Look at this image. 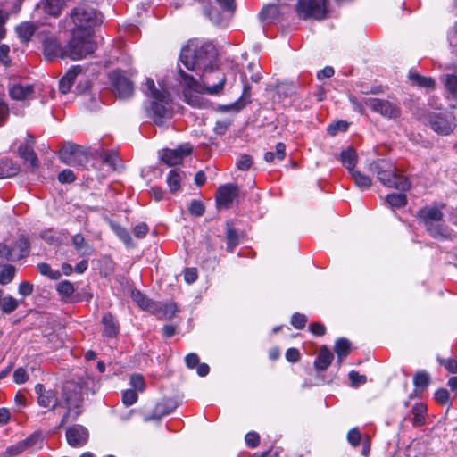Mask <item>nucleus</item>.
Listing matches in <instances>:
<instances>
[{
  "instance_id": "nucleus-1",
  "label": "nucleus",
  "mask_w": 457,
  "mask_h": 457,
  "mask_svg": "<svg viewBox=\"0 0 457 457\" xmlns=\"http://www.w3.org/2000/svg\"><path fill=\"white\" fill-rule=\"evenodd\" d=\"M217 50L211 42L199 45L197 40H189L179 55L181 63L189 71H195L200 81L194 76L179 69L177 79L186 88L197 91L202 89L209 95H219L223 90L226 77L218 69H214Z\"/></svg>"
},
{
  "instance_id": "nucleus-2",
  "label": "nucleus",
  "mask_w": 457,
  "mask_h": 457,
  "mask_svg": "<svg viewBox=\"0 0 457 457\" xmlns=\"http://www.w3.org/2000/svg\"><path fill=\"white\" fill-rule=\"evenodd\" d=\"M70 18L73 24L71 31L86 35H94L95 28L103 21L101 12L88 2H80L70 12Z\"/></svg>"
},
{
  "instance_id": "nucleus-3",
  "label": "nucleus",
  "mask_w": 457,
  "mask_h": 457,
  "mask_svg": "<svg viewBox=\"0 0 457 457\" xmlns=\"http://www.w3.org/2000/svg\"><path fill=\"white\" fill-rule=\"evenodd\" d=\"M369 170L377 175L380 183L389 188L405 192L411 188L409 179L401 175L395 166L385 159H378L369 165Z\"/></svg>"
},
{
  "instance_id": "nucleus-4",
  "label": "nucleus",
  "mask_w": 457,
  "mask_h": 457,
  "mask_svg": "<svg viewBox=\"0 0 457 457\" xmlns=\"http://www.w3.org/2000/svg\"><path fill=\"white\" fill-rule=\"evenodd\" d=\"M417 218L435 239L448 240L453 230L445 224L443 212L436 206H425L418 211Z\"/></svg>"
},
{
  "instance_id": "nucleus-5",
  "label": "nucleus",
  "mask_w": 457,
  "mask_h": 457,
  "mask_svg": "<svg viewBox=\"0 0 457 457\" xmlns=\"http://www.w3.org/2000/svg\"><path fill=\"white\" fill-rule=\"evenodd\" d=\"M93 35H86L77 31H71V38L65 46V58L80 60L93 54L96 48L92 40Z\"/></svg>"
},
{
  "instance_id": "nucleus-6",
  "label": "nucleus",
  "mask_w": 457,
  "mask_h": 457,
  "mask_svg": "<svg viewBox=\"0 0 457 457\" xmlns=\"http://www.w3.org/2000/svg\"><path fill=\"white\" fill-rule=\"evenodd\" d=\"M219 4L220 10L216 7H209L211 0H206L204 5H203V11L206 17L216 26L225 27L233 12H235L236 5L235 0H215Z\"/></svg>"
},
{
  "instance_id": "nucleus-7",
  "label": "nucleus",
  "mask_w": 457,
  "mask_h": 457,
  "mask_svg": "<svg viewBox=\"0 0 457 457\" xmlns=\"http://www.w3.org/2000/svg\"><path fill=\"white\" fill-rule=\"evenodd\" d=\"M295 11L302 20H324L329 13L327 0H298Z\"/></svg>"
},
{
  "instance_id": "nucleus-8",
  "label": "nucleus",
  "mask_w": 457,
  "mask_h": 457,
  "mask_svg": "<svg viewBox=\"0 0 457 457\" xmlns=\"http://www.w3.org/2000/svg\"><path fill=\"white\" fill-rule=\"evenodd\" d=\"M364 104L376 113L386 119H397L402 114L400 103L395 98L382 99L370 97L364 99Z\"/></svg>"
},
{
  "instance_id": "nucleus-9",
  "label": "nucleus",
  "mask_w": 457,
  "mask_h": 457,
  "mask_svg": "<svg viewBox=\"0 0 457 457\" xmlns=\"http://www.w3.org/2000/svg\"><path fill=\"white\" fill-rule=\"evenodd\" d=\"M58 156L63 163L77 168H84L88 162L87 154L82 146L73 143L64 144L59 150Z\"/></svg>"
},
{
  "instance_id": "nucleus-10",
  "label": "nucleus",
  "mask_w": 457,
  "mask_h": 457,
  "mask_svg": "<svg viewBox=\"0 0 457 457\" xmlns=\"http://www.w3.org/2000/svg\"><path fill=\"white\" fill-rule=\"evenodd\" d=\"M157 96L153 98L150 106L146 109V112L149 118L154 122L161 126L164 122V119L169 116L170 104V95L169 92L166 93H155Z\"/></svg>"
},
{
  "instance_id": "nucleus-11",
  "label": "nucleus",
  "mask_w": 457,
  "mask_h": 457,
  "mask_svg": "<svg viewBox=\"0 0 457 457\" xmlns=\"http://www.w3.org/2000/svg\"><path fill=\"white\" fill-rule=\"evenodd\" d=\"M428 122L436 133L443 136L449 135L456 127L455 118L451 112H431Z\"/></svg>"
},
{
  "instance_id": "nucleus-12",
  "label": "nucleus",
  "mask_w": 457,
  "mask_h": 457,
  "mask_svg": "<svg viewBox=\"0 0 457 457\" xmlns=\"http://www.w3.org/2000/svg\"><path fill=\"white\" fill-rule=\"evenodd\" d=\"M63 395L67 411L62 416L59 427H62L71 416L72 420H76L82 412L81 404L83 399L79 391H70L65 388Z\"/></svg>"
},
{
  "instance_id": "nucleus-13",
  "label": "nucleus",
  "mask_w": 457,
  "mask_h": 457,
  "mask_svg": "<svg viewBox=\"0 0 457 457\" xmlns=\"http://www.w3.org/2000/svg\"><path fill=\"white\" fill-rule=\"evenodd\" d=\"M110 79L115 93L120 99H129L134 92L133 83L121 71H114Z\"/></svg>"
},
{
  "instance_id": "nucleus-14",
  "label": "nucleus",
  "mask_w": 457,
  "mask_h": 457,
  "mask_svg": "<svg viewBox=\"0 0 457 457\" xmlns=\"http://www.w3.org/2000/svg\"><path fill=\"white\" fill-rule=\"evenodd\" d=\"M66 439L71 447H83L88 442L89 432L86 427L75 424L66 429Z\"/></svg>"
},
{
  "instance_id": "nucleus-15",
  "label": "nucleus",
  "mask_w": 457,
  "mask_h": 457,
  "mask_svg": "<svg viewBox=\"0 0 457 457\" xmlns=\"http://www.w3.org/2000/svg\"><path fill=\"white\" fill-rule=\"evenodd\" d=\"M239 187L233 183L220 186L216 191L215 200L219 208H228L235 198L238 196Z\"/></svg>"
},
{
  "instance_id": "nucleus-16",
  "label": "nucleus",
  "mask_w": 457,
  "mask_h": 457,
  "mask_svg": "<svg viewBox=\"0 0 457 457\" xmlns=\"http://www.w3.org/2000/svg\"><path fill=\"white\" fill-rule=\"evenodd\" d=\"M42 46L43 54L46 60L52 61L56 58H65V46L62 47L55 37H46L42 42Z\"/></svg>"
},
{
  "instance_id": "nucleus-17",
  "label": "nucleus",
  "mask_w": 457,
  "mask_h": 457,
  "mask_svg": "<svg viewBox=\"0 0 457 457\" xmlns=\"http://www.w3.org/2000/svg\"><path fill=\"white\" fill-rule=\"evenodd\" d=\"M192 152V147L187 144L179 145L176 149H166L162 154V161L168 166H175L179 164L185 156Z\"/></svg>"
},
{
  "instance_id": "nucleus-18",
  "label": "nucleus",
  "mask_w": 457,
  "mask_h": 457,
  "mask_svg": "<svg viewBox=\"0 0 457 457\" xmlns=\"http://www.w3.org/2000/svg\"><path fill=\"white\" fill-rule=\"evenodd\" d=\"M35 392L37 395L39 406L50 408L51 411L57 407L58 398L54 390L46 389L43 384L38 383L35 386Z\"/></svg>"
},
{
  "instance_id": "nucleus-19",
  "label": "nucleus",
  "mask_w": 457,
  "mask_h": 457,
  "mask_svg": "<svg viewBox=\"0 0 457 457\" xmlns=\"http://www.w3.org/2000/svg\"><path fill=\"white\" fill-rule=\"evenodd\" d=\"M83 67L81 65L71 66L65 75L59 81V89L62 94H67L70 92L71 86L75 82L77 77L83 72Z\"/></svg>"
},
{
  "instance_id": "nucleus-20",
  "label": "nucleus",
  "mask_w": 457,
  "mask_h": 457,
  "mask_svg": "<svg viewBox=\"0 0 457 457\" xmlns=\"http://www.w3.org/2000/svg\"><path fill=\"white\" fill-rule=\"evenodd\" d=\"M9 96L16 101H25L32 97L34 94L33 85L23 86L21 83H14L9 86Z\"/></svg>"
},
{
  "instance_id": "nucleus-21",
  "label": "nucleus",
  "mask_w": 457,
  "mask_h": 457,
  "mask_svg": "<svg viewBox=\"0 0 457 457\" xmlns=\"http://www.w3.org/2000/svg\"><path fill=\"white\" fill-rule=\"evenodd\" d=\"M178 404L171 399H165L156 404L153 412L145 418V420H160L162 417L173 412Z\"/></svg>"
},
{
  "instance_id": "nucleus-22",
  "label": "nucleus",
  "mask_w": 457,
  "mask_h": 457,
  "mask_svg": "<svg viewBox=\"0 0 457 457\" xmlns=\"http://www.w3.org/2000/svg\"><path fill=\"white\" fill-rule=\"evenodd\" d=\"M12 253L15 262L27 257L30 253V242L24 235H21L12 245Z\"/></svg>"
},
{
  "instance_id": "nucleus-23",
  "label": "nucleus",
  "mask_w": 457,
  "mask_h": 457,
  "mask_svg": "<svg viewBox=\"0 0 457 457\" xmlns=\"http://www.w3.org/2000/svg\"><path fill=\"white\" fill-rule=\"evenodd\" d=\"M63 5V0H42L37 5V11H42L47 15L56 17L61 13Z\"/></svg>"
},
{
  "instance_id": "nucleus-24",
  "label": "nucleus",
  "mask_w": 457,
  "mask_h": 457,
  "mask_svg": "<svg viewBox=\"0 0 457 457\" xmlns=\"http://www.w3.org/2000/svg\"><path fill=\"white\" fill-rule=\"evenodd\" d=\"M339 161L343 166L348 170L349 172L353 171L358 162V154L356 150L349 145L346 149L343 150L339 154Z\"/></svg>"
},
{
  "instance_id": "nucleus-25",
  "label": "nucleus",
  "mask_w": 457,
  "mask_h": 457,
  "mask_svg": "<svg viewBox=\"0 0 457 457\" xmlns=\"http://www.w3.org/2000/svg\"><path fill=\"white\" fill-rule=\"evenodd\" d=\"M333 359V353L327 346L323 345L314 361V367L318 371H324L329 367Z\"/></svg>"
},
{
  "instance_id": "nucleus-26",
  "label": "nucleus",
  "mask_w": 457,
  "mask_h": 457,
  "mask_svg": "<svg viewBox=\"0 0 457 457\" xmlns=\"http://www.w3.org/2000/svg\"><path fill=\"white\" fill-rule=\"evenodd\" d=\"M153 309L154 313L157 314L161 319H172L178 309L174 303H155Z\"/></svg>"
},
{
  "instance_id": "nucleus-27",
  "label": "nucleus",
  "mask_w": 457,
  "mask_h": 457,
  "mask_svg": "<svg viewBox=\"0 0 457 457\" xmlns=\"http://www.w3.org/2000/svg\"><path fill=\"white\" fill-rule=\"evenodd\" d=\"M71 242L80 256H90L94 252L93 247L86 241L82 234L74 235Z\"/></svg>"
},
{
  "instance_id": "nucleus-28",
  "label": "nucleus",
  "mask_w": 457,
  "mask_h": 457,
  "mask_svg": "<svg viewBox=\"0 0 457 457\" xmlns=\"http://www.w3.org/2000/svg\"><path fill=\"white\" fill-rule=\"evenodd\" d=\"M20 171V165L9 158L0 160V176L10 178L17 175Z\"/></svg>"
},
{
  "instance_id": "nucleus-29",
  "label": "nucleus",
  "mask_w": 457,
  "mask_h": 457,
  "mask_svg": "<svg viewBox=\"0 0 457 457\" xmlns=\"http://www.w3.org/2000/svg\"><path fill=\"white\" fill-rule=\"evenodd\" d=\"M18 153L25 162H29L32 169L38 167V159L32 146L21 144L18 147Z\"/></svg>"
},
{
  "instance_id": "nucleus-30",
  "label": "nucleus",
  "mask_w": 457,
  "mask_h": 457,
  "mask_svg": "<svg viewBox=\"0 0 457 457\" xmlns=\"http://www.w3.org/2000/svg\"><path fill=\"white\" fill-rule=\"evenodd\" d=\"M104 325V336L106 337H114L119 332V326L111 313H106L102 318Z\"/></svg>"
},
{
  "instance_id": "nucleus-31",
  "label": "nucleus",
  "mask_w": 457,
  "mask_h": 457,
  "mask_svg": "<svg viewBox=\"0 0 457 457\" xmlns=\"http://www.w3.org/2000/svg\"><path fill=\"white\" fill-rule=\"evenodd\" d=\"M227 251L232 253L240 243L239 232L228 221L226 223Z\"/></svg>"
},
{
  "instance_id": "nucleus-32",
  "label": "nucleus",
  "mask_w": 457,
  "mask_h": 457,
  "mask_svg": "<svg viewBox=\"0 0 457 457\" xmlns=\"http://www.w3.org/2000/svg\"><path fill=\"white\" fill-rule=\"evenodd\" d=\"M351 342L346 338H338L334 346V351L337 355V363L341 365L344 359L350 353Z\"/></svg>"
},
{
  "instance_id": "nucleus-33",
  "label": "nucleus",
  "mask_w": 457,
  "mask_h": 457,
  "mask_svg": "<svg viewBox=\"0 0 457 457\" xmlns=\"http://www.w3.org/2000/svg\"><path fill=\"white\" fill-rule=\"evenodd\" d=\"M184 177L185 172L179 170L173 169L170 170L166 182L171 193H175L180 189V183Z\"/></svg>"
},
{
  "instance_id": "nucleus-34",
  "label": "nucleus",
  "mask_w": 457,
  "mask_h": 457,
  "mask_svg": "<svg viewBox=\"0 0 457 457\" xmlns=\"http://www.w3.org/2000/svg\"><path fill=\"white\" fill-rule=\"evenodd\" d=\"M279 16V10L276 4H268L259 12V19L262 22H273Z\"/></svg>"
},
{
  "instance_id": "nucleus-35",
  "label": "nucleus",
  "mask_w": 457,
  "mask_h": 457,
  "mask_svg": "<svg viewBox=\"0 0 457 457\" xmlns=\"http://www.w3.org/2000/svg\"><path fill=\"white\" fill-rule=\"evenodd\" d=\"M297 91V85L294 82H279L276 85V94L280 99L295 95Z\"/></svg>"
},
{
  "instance_id": "nucleus-36",
  "label": "nucleus",
  "mask_w": 457,
  "mask_h": 457,
  "mask_svg": "<svg viewBox=\"0 0 457 457\" xmlns=\"http://www.w3.org/2000/svg\"><path fill=\"white\" fill-rule=\"evenodd\" d=\"M132 300L143 310L153 312L155 302L151 301L145 295L139 290H133L131 293Z\"/></svg>"
},
{
  "instance_id": "nucleus-37",
  "label": "nucleus",
  "mask_w": 457,
  "mask_h": 457,
  "mask_svg": "<svg viewBox=\"0 0 457 457\" xmlns=\"http://www.w3.org/2000/svg\"><path fill=\"white\" fill-rule=\"evenodd\" d=\"M409 79L411 82H413L420 87L430 89L434 88L435 87V81L432 78L421 76L415 71H411L409 72Z\"/></svg>"
},
{
  "instance_id": "nucleus-38",
  "label": "nucleus",
  "mask_w": 457,
  "mask_h": 457,
  "mask_svg": "<svg viewBox=\"0 0 457 457\" xmlns=\"http://www.w3.org/2000/svg\"><path fill=\"white\" fill-rule=\"evenodd\" d=\"M16 33L23 42H29L35 33L36 27L29 22H23L16 27Z\"/></svg>"
},
{
  "instance_id": "nucleus-39",
  "label": "nucleus",
  "mask_w": 457,
  "mask_h": 457,
  "mask_svg": "<svg viewBox=\"0 0 457 457\" xmlns=\"http://www.w3.org/2000/svg\"><path fill=\"white\" fill-rule=\"evenodd\" d=\"M275 152H266L264 154V160L267 162H273L275 160L282 161L286 157V145L284 143L279 142L275 146Z\"/></svg>"
},
{
  "instance_id": "nucleus-40",
  "label": "nucleus",
  "mask_w": 457,
  "mask_h": 457,
  "mask_svg": "<svg viewBox=\"0 0 457 457\" xmlns=\"http://www.w3.org/2000/svg\"><path fill=\"white\" fill-rule=\"evenodd\" d=\"M356 187L361 189H368L372 185L371 179L361 172L360 170H353L350 172Z\"/></svg>"
},
{
  "instance_id": "nucleus-41",
  "label": "nucleus",
  "mask_w": 457,
  "mask_h": 457,
  "mask_svg": "<svg viewBox=\"0 0 457 457\" xmlns=\"http://www.w3.org/2000/svg\"><path fill=\"white\" fill-rule=\"evenodd\" d=\"M427 406L424 403H416L412 407V413H413V419H412V424L415 427H420L425 423V418L424 414L427 412Z\"/></svg>"
},
{
  "instance_id": "nucleus-42",
  "label": "nucleus",
  "mask_w": 457,
  "mask_h": 457,
  "mask_svg": "<svg viewBox=\"0 0 457 457\" xmlns=\"http://www.w3.org/2000/svg\"><path fill=\"white\" fill-rule=\"evenodd\" d=\"M56 290L59 293V295L66 299H69L71 302V299L74 297V292L75 288L71 282L68 280H62L56 286Z\"/></svg>"
},
{
  "instance_id": "nucleus-43",
  "label": "nucleus",
  "mask_w": 457,
  "mask_h": 457,
  "mask_svg": "<svg viewBox=\"0 0 457 457\" xmlns=\"http://www.w3.org/2000/svg\"><path fill=\"white\" fill-rule=\"evenodd\" d=\"M386 203L392 208H401L407 204V197L403 193H392L386 195Z\"/></svg>"
},
{
  "instance_id": "nucleus-44",
  "label": "nucleus",
  "mask_w": 457,
  "mask_h": 457,
  "mask_svg": "<svg viewBox=\"0 0 457 457\" xmlns=\"http://www.w3.org/2000/svg\"><path fill=\"white\" fill-rule=\"evenodd\" d=\"M16 269L11 264H5L0 270V284L7 285L11 283L14 278Z\"/></svg>"
},
{
  "instance_id": "nucleus-45",
  "label": "nucleus",
  "mask_w": 457,
  "mask_h": 457,
  "mask_svg": "<svg viewBox=\"0 0 457 457\" xmlns=\"http://www.w3.org/2000/svg\"><path fill=\"white\" fill-rule=\"evenodd\" d=\"M429 383L430 376L425 370L418 371L413 377V384L420 390L427 388Z\"/></svg>"
},
{
  "instance_id": "nucleus-46",
  "label": "nucleus",
  "mask_w": 457,
  "mask_h": 457,
  "mask_svg": "<svg viewBox=\"0 0 457 457\" xmlns=\"http://www.w3.org/2000/svg\"><path fill=\"white\" fill-rule=\"evenodd\" d=\"M37 270L41 275L46 276L53 280H57L62 276V273L60 270H52L51 266L46 262L38 263Z\"/></svg>"
},
{
  "instance_id": "nucleus-47",
  "label": "nucleus",
  "mask_w": 457,
  "mask_h": 457,
  "mask_svg": "<svg viewBox=\"0 0 457 457\" xmlns=\"http://www.w3.org/2000/svg\"><path fill=\"white\" fill-rule=\"evenodd\" d=\"M246 106V101L244 99H237L232 104L219 105L217 107V111L220 112H239Z\"/></svg>"
},
{
  "instance_id": "nucleus-48",
  "label": "nucleus",
  "mask_w": 457,
  "mask_h": 457,
  "mask_svg": "<svg viewBox=\"0 0 457 457\" xmlns=\"http://www.w3.org/2000/svg\"><path fill=\"white\" fill-rule=\"evenodd\" d=\"M18 307V301L12 295L4 296L0 308L4 313H12Z\"/></svg>"
},
{
  "instance_id": "nucleus-49",
  "label": "nucleus",
  "mask_w": 457,
  "mask_h": 457,
  "mask_svg": "<svg viewBox=\"0 0 457 457\" xmlns=\"http://www.w3.org/2000/svg\"><path fill=\"white\" fill-rule=\"evenodd\" d=\"M252 165L253 158L251 155L246 154H240L236 162V166L240 170H248Z\"/></svg>"
},
{
  "instance_id": "nucleus-50",
  "label": "nucleus",
  "mask_w": 457,
  "mask_h": 457,
  "mask_svg": "<svg viewBox=\"0 0 457 457\" xmlns=\"http://www.w3.org/2000/svg\"><path fill=\"white\" fill-rule=\"evenodd\" d=\"M114 233L118 236V237L126 245H129L131 242V237L129 233V231L120 226V225H112V226Z\"/></svg>"
},
{
  "instance_id": "nucleus-51",
  "label": "nucleus",
  "mask_w": 457,
  "mask_h": 457,
  "mask_svg": "<svg viewBox=\"0 0 457 457\" xmlns=\"http://www.w3.org/2000/svg\"><path fill=\"white\" fill-rule=\"evenodd\" d=\"M188 210L192 215L201 217L204 215L205 208L201 201L195 199L191 201Z\"/></svg>"
},
{
  "instance_id": "nucleus-52",
  "label": "nucleus",
  "mask_w": 457,
  "mask_h": 457,
  "mask_svg": "<svg viewBox=\"0 0 457 457\" xmlns=\"http://www.w3.org/2000/svg\"><path fill=\"white\" fill-rule=\"evenodd\" d=\"M137 394L134 389H127L122 394V402L126 406H131L137 401Z\"/></svg>"
},
{
  "instance_id": "nucleus-53",
  "label": "nucleus",
  "mask_w": 457,
  "mask_h": 457,
  "mask_svg": "<svg viewBox=\"0 0 457 457\" xmlns=\"http://www.w3.org/2000/svg\"><path fill=\"white\" fill-rule=\"evenodd\" d=\"M307 317L299 312L294 313L291 318V324L296 329H303L305 327Z\"/></svg>"
},
{
  "instance_id": "nucleus-54",
  "label": "nucleus",
  "mask_w": 457,
  "mask_h": 457,
  "mask_svg": "<svg viewBox=\"0 0 457 457\" xmlns=\"http://www.w3.org/2000/svg\"><path fill=\"white\" fill-rule=\"evenodd\" d=\"M101 159L104 163L107 164L113 170L115 169L117 154L114 152L104 151L101 154Z\"/></svg>"
},
{
  "instance_id": "nucleus-55",
  "label": "nucleus",
  "mask_w": 457,
  "mask_h": 457,
  "mask_svg": "<svg viewBox=\"0 0 457 457\" xmlns=\"http://www.w3.org/2000/svg\"><path fill=\"white\" fill-rule=\"evenodd\" d=\"M348 129V123L344 120H339L330 124L328 127V133L331 136H335L338 131H346Z\"/></svg>"
},
{
  "instance_id": "nucleus-56",
  "label": "nucleus",
  "mask_w": 457,
  "mask_h": 457,
  "mask_svg": "<svg viewBox=\"0 0 457 457\" xmlns=\"http://www.w3.org/2000/svg\"><path fill=\"white\" fill-rule=\"evenodd\" d=\"M130 385L135 391L138 390L140 392H143L145 387V383L143 376L138 374H135L130 377Z\"/></svg>"
},
{
  "instance_id": "nucleus-57",
  "label": "nucleus",
  "mask_w": 457,
  "mask_h": 457,
  "mask_svg": "<svg viewBox=\"0 0 457 457\" xmlns=\"http://www.w3.org/2000/svg\"><path fill=\"white\" fill-rule=\"evenodd\" d=\"M434 396L440 404L446 405L450 403V394L445 388L437 389Z\"/></svg>"
},
{
  "instance_id": "nucleus-58",
  "label": "nucleus",
  "mask_w": 457,
  "mask_h": 457,
  "mask_svg": "<svg viewBox=\"0 0 457 457\" xmlns=\"http://www.w3.org/2000/svg\"><path fill=\"white\" fill-rule=\"evenodd\" d=\"M0 259L8 262H15L14 256L12 253L11 245H8L4 243H0Z\"/></svg>"
},
{
  "instance_id": "nucleus-59",
  "label": "nucleus",
  "mask_w": 457,
  "mask_h": 457,
  "mask_svg": "<svg viewBox=\"0 0 457 457\" xmlns=\"http://www.w3.org/2000/svg\"><path fill=\"white\" fill-rule=\"evenodd\" d=\"M93 297V294L90 293L87 287H83L80 291L77 292L72 299H71V302L76 303V302H81L86 301L89 302Z\"/></svg>"
},
{
  "instance_id": "nucleus-60",
  "label": "nucleus",
  "mask_w": 457,
  "mask_h": 457,
  "mask_svg": "<svg viewBox=\"0 0 457 457\" xmlns=\"http://www.w3.org/2000/svg\"><path fill=\"white\" fill-rule=\"evenodd\" d=\"M361 439V435L360 431L358 430V428H352L347 434L348 443L354 447H356L357 445H360Z\"/></svg>"
},
{
  "instance_id": "nucleus-61",
  "label": "nucleus",
  "mask_w": 457,
  "mask_h": 457,
  "mask_svg": "<svg viewBox=\"0 0 457 457\" xmlns=\"http://www.w3.org/2000/svg\"><path fill=\"white\" fill-rule=\"evenodd\" d=\"M231 124V120H228V119H225V120H218L216 121L215 123V127L213 129L215 134L217 135H224L228 129L229 128Z\"/></svg>"
},
{
  "instance_id": "nucleus-62",
  "label": "nucleus",
  "mask_w": 457,
  "mask_h": 457,
  "mask_svg": "<svg viewBox=\"0 0 457 457\" xmlns=\"http://www.w3.org/2000/svg\"><path fill=\"white\" fill-rule=\"evenodd\" d=\"M348 378L353 386H358L361 384H364L367 380L366 376L361 375L355 370H351L348 374Z\"/></svg>"
},
{
  "instance_id": "nucleus-63",
  "label": "nucleus",
  "mask_w": 457,
  "mask_h": 457,
  "mask_svg": "<svg viewBox=\"0 0 457 457\" xmlns=\"http://www.w3.org/2000/svg\"><path fill=\"white\" fill-rule=\"evenodd\" d=\"M10 47L8 45L3 44L0 46V62L5 67L11 64V58L9 57Z\"/></svg>"
},
{
  "instance_id": "nucleus-64",
  "label": "nucleus",
  "mask_w": 457,
  "mask_h": 457,
  "mask_svg": "<svg viewBox=\"0 0 457 457\" xmlns=\"http://www.w3.org/2000/svg\"><path fill=\"white\" fill-rule=\"evenodd\" d=\"M76 176L74 172L70 169H65L61 171L58 175V180L61 183H71L75 180Z\"/></svg>"
}]
</instances>
